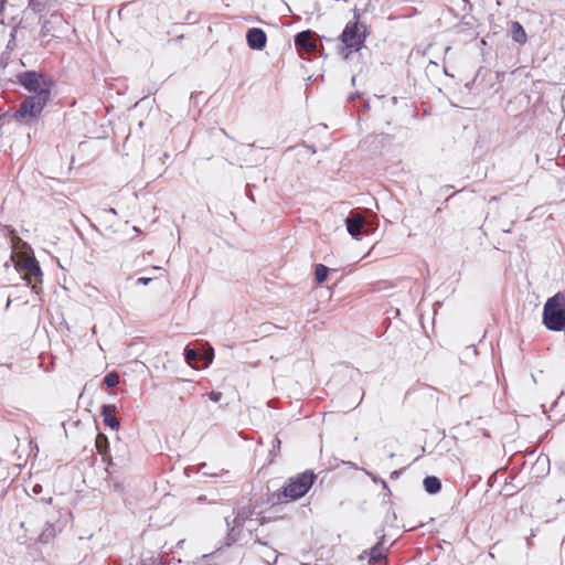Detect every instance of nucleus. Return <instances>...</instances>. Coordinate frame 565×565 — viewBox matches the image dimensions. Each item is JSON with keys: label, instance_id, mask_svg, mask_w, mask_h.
Returning <instances> with one entry per match:
<instances>
[{"label": "nucleus", "instance_id": "1", "mask_svg": "<svg viewBox=\"0 0 565 565\" xmlns=\"http://www.w3.org/2000/svg\"><path fill=\"white\" fill-rule=\"evenodd\" d=\"M354 18L355 20L349 21L339 35V40L342 43L339 54L345 61L350 60L352 53L359 52L364 46L369 34L366 25L359 21L360 14L356 11H354Z\"/></svg>", "mask_w": 565, "mask_h": 565}, {"label": "nucleus", "instance_id": "2", "mask_svg": "<svg viewBox=\"0 0 565 565\" xmlns=\"http://www.w3.org/2000/svg\"><path fill=\"white\" fill-rule=\"evenodd\" d=\"M542 322L547 330H565V292H557L548 298L543 308Z\"/></svg>", "mask_w": 565, "mask_h": 565}, {"label": "nucleus", "instance_id": "3", "mask_svg": "<svg viewBox=\"0 0 565 565\" xmlns=\"http://www.w3.org/2000/svg\"><path fill=\"white\" fill-rule=\"evenodd\" d=\"M50 99L51 93H47L46 90L28 96L20 104L14 114V118L25 125L35 122Z\"/></svg>", "mask_w": 565, "mask_h": 565}, {"label": "nucleus", "instance_id": "4", "mask_svg": "<svg viewBox=\"0 0 565 565\" xmlns=\"http://www.w3.org/2000/svg\"><path fill=\"white\" fill-rule=\"evenodd\" d=\"M315 479L316 476L311 471H305L295 478H290L282 491L276 494L277 502L284 503L288 499L297 500L302 498L313 484Z\"/></svg>", "mask_w": 565, "mask_h": 565}, {"label": "nucleus", "instance_id": "5", "mask_svg": "<svg viewBox=\"0 0 565 565\" xmlns=\"http://www.w3.org/2000/svg\"><path fill=\"white\" fill-rule=\"evenodd\" d=\"M18 83L28 92L40 94L43 90L51 93L53 82L44 74L35 71H25L17 76Z\"/></svg>", "mask_w": 565, "mask_h": 565}, {"label": "nucleus", "instance_id": "6", "mask_svg": "<svg viewBox=\"0 0 565 565\" xmlns=\"http://www.w3.org/2000/svg\"><path fill=\"white\" fill-rule=\"evenodd\" d=\"M347 231L354 238H359L363 231H372V224L360 213H351L345 220Z\"/></svg>", "mask_w": 565, "mask_h": 565}, {"label": "nucleus", "instance_id": "7", "mask_svg": "<svg viewBox=\"0 0 565 565\" xmlns=\"http://www.w3.org/2000/svg\"><path fill=\"white\" fill-rule=\"evenodd\" d=\"M19 266L20 269L23 270L24 277L30 284L41 282L42 270L35 257H28Z\"/></svg>", "mask_w": 565, "mask_h": 565}, {"label": "nucleus", "instance_id": "8", "mask_svg": "<svg viewBox=\"0 0 565 565\" xmlns=\"http://www.w3.org/2000/svg\"><path fill=\"white\" fill-rule=\"evenodd\" d=\"M246 42L252 50L262 51L267 43V35L260 28H252L246 32Z\"/></svg>", "mask_w": 565, "mask_h": 565}, {"label": "nucleus", "instance_id": "9", "mask_svg": "<svg viewBox=\"0 0 565 565\" xmlns=\"http://www.w3.org/2000/svg\"><path fill=\"white\" fill-rule=\"evenodd\" d=\"M315 32L311 30H306L299 32L295 36V45L298 50H305L308 53H312L316 51V43L312 40Z\"/></svg>", "mask_w": 565, "mask_h": 565}, {"label": "nucleus", "instance_id": "10", "mask_svg": "<svg viewBox=\"0 0 565 565\" xmlns=\"http://www.w3.org/2000/svg\"><path fill=\"white\" fill-rule=\"evenodd\" d=\"M386 536L385 534H381L379 542L370 548L369 552H364L369 555L370 563H379L383 558L386 557L388 552V547L385 546Z\"/></svg>", "mask_w": 565, "mask_h": 565}, {"label": "nucleus", "instance_id": "11", "mask_svg": "<svg viewBox=\"0 0 565 565\" xmlns=\"http://www.w3.org/2000/svg\"><path fill=\"white\" fill-rule=\"evenodd\" d=\"M249 513L245 510L238 511L235 518L231 521L230 518H225V522L227 526L230 527L228 536L232 541L237 540L238 533H236V530L243 526L246 520H248Z\"/></svg>", "mask_w": 565, "mask_h": 565}, {"label": "nucleus", "instance_id": "12", "mask_svg": "<svg viewBox=\"0 0 565 565\" xmlns=\"http://www.w3.org/2000/svg\"><path fill=\"white\" fill-rule=\"evenodd\" d=\"M96 449L103 456V460L107 461L108 466L106 468L107 472H110V468L115 466L113 462V458L109 455V441L108 438L99 433L95 440Z\"/></svg>", "mask_w": 565, "mask_h": 565}, {"label": "nucleus", "instance_id": "13", "mask_svg": "<svg viewBox=\"0 0 565 565\" xmlns=\"http://www.w3.org/2000/svg\"><path fill=\"white\" fill-rule=\"evenodd\" d=\"M115 411L116 406L110 404H105L100 408V415L103 416L105 426L111 429H118L120 426L119 419L113 415Z\"/></svg>", "mask_w": 565, "mask_h": 565}, {"label": "nucleus", "instance_id": "14", "mask_svg": "<svg viewBox=\"0 0 565 565\" xmlns=\"http://www.w3.org/2000/svg\"><path fill=\"white\" fill-rule=\"evenodd\" d=\"M510 33L514 42L518 44H524L527 40L526 32L522 24L518 21H511Z\"/></svg>", "mask_w": 565, "mask_h": 565}, {"label": "nucleus", "instance_id": "15", "mask_svg": "<svg viewBox=\"0 0 565 565\" xmlns=\"http://www.w3.org/2000/svg\"><path fill=\"white\" fill-rule=\"evenodd\" d=\"M425 490L430 494H436L441 490V482L435 476H428L423 481Z\"/></svg>", "mask_w": 565, "mask_h": 565}, {"label": "nucleus", "instance_id": "16", "mask_svg": "<svg viewBox=\"0 0 565 565\" xmlns=\"http://www.w3.org/2000/svg\"><path fill=\"white\" fill-rule=\"evenodd\" d=\"M184 359L189 365H191L192 367H198L196 362L200 359V354L198 353L196 350L186 347L184 349Z\"/></svg>", "mask_w": 565, "mask_h": 565}, {"label": "nucleus", "instance_id": "17", "mask_svg": "<svg viewBox=\"0 0 565 565\" xmlns=\"http://www.w3.org/2000/svg\"><path fill=\"white\" fill-rule=\"evenodd\" d=\"M329 268L322 264H318L315 269L316 279L318 282H323L328 277Z\"/></svg>", "mask_w": 565, "mask_h": 565}, {"label": "nucleus", "instance_id": "18", "mask_svg": "<svg viewBox=\"0 0 565 565\" xmlns=\"http://www.w3.org/2000/svg\"><path fill=\"white\" fill-rule=\"evenodd\" d=\"M104 384L109 388L117 386L119 384V375L116 372L106 374L104 377Z\"/></svg>", "mask_w": 565, "mask_h": 565}, {"label": "nucleus", "instance_id": "19", "mask_svg": "<svg viewBox=\"0 0 565 565\" xmlns=\"http://www.w3.org/2000/svg\"><path fill=\"white\" fill-rule=\"evenodd\" d=\"M278 554L276 551H268L267 554L264 555V559L267 564H275L277 562Z\"/></svg>", "mask_w": 565, "mask_h": 565}, {"label": "nucleus", "instance_id": "20", "mask_svg": "<svg viewBox=\"0 0 565 565\" xmlns=\"http://www.w3.org/2000/svg\"><path fill=\"white\" fill-rule=\"evenodd\" d=\"M51 28H50V21H44L41 28V36L45 38L50 34Z\"/></svg>", "mask_w": 565, "mask_h": 565}, {"label": "nucleus", "instance_id": "21", "mask_svg": "<svg viewBox=\"0 0 565 565\" xmlns=\"http://www.w3.org/2000/svg\"><path fill=\"white\" fill-rule=\"evenodd\" d=\"M209 397L212 402H220L221 398H222V393L221 392H215V391H212L210 394H209Z\"/></svg>", "mask_w": 565, "mask_h": 565}, {"label": "nucleus", "instance_id": "22", "mask_svg": "<svg viewBox=\"0 0 565 565\" xmlns=\"http://www.w3.org/2000/svg\"><path fill=\"white\" fill-rule=\"evenodd\" d=\"M204 366H207L212 363V360H213V351L211 350V352L206 353L205 356H204Z\"/></svg>", "mask_w": 565, "mask_h": 565}, {"label": "nucleus", "instance_id": "23", "mask_svg": "<svg viewBox=\"0 0 565 565\" xmlns=\"http://www.w3.org/2000/svg\"><path fill=\"white\" fill-rule=\"evenodd\" d=\"M280 444H281L280 439H279L278 437H275V438L273 439V449H271V452H273V451H276V450H279V448H280Z\"/></svg>", "mask_w": 565, "mask_h": 565}, {"label": "nucleus", "instance_id": "24", "mask_svg": "<svg viewBox=\"0 0 565 565\" xmlns=\"http://www.w3.org/2000/svg\"><path fill=\"white\" fill-rule=\"evenodd\" d=\"M152 280V278H148V277H139L136 281L137 285H148L150 281Z\"/></svg>", "mask_w": 565, "mask_h": 565}, {"label": "nucleus", "instance_id": "25", "mask_svg": "<svg viewBox=\"0 0 565 565\" xmlns=\"http://www.w3.org/2000/svg\"><path fill=\"white\" fill-rule=\"evenodd\" d=\"M212 556H213V554H204V555H202L201 561H200V564H201V565H207L206 561H207L209 558H211Z\"/></svg>", "mask_w": 565, "mask_h": 565}, {"label": "nucleus", "instance_id": "26", "mask_svg": "<svg viewBox=\"0 0 565 565\" xmlns=\"http://www.w3.org/2000/svg\"><path fill=\"white\" fill-rule=\"evenodd\" d=\"M262 328H264V332H267L270 328V324H262Z\"/></svg>", "mask_w": 565, "mask_h": 565}, {"label": "nucleus", "instance_id": "27", "mask_svg": "<svg viewBox=\"0 0 565 565\" xmlns=\"http://www.w3.org/2000/svg\"><path fill=\"white\" fill-rule=\"evenodd\" d=\"M397 475H398V472H397V471H394V472H392L391 477H392V478H397Z\"/></svg>", "mask_w": 565, "mask_h": 565}, {"label": "nucleus", "instance_id": "28", "mask_svg": "<svg viewBox=\"0 0 565 565\" xmlns=\"http://www.w3.org/2000/svg\"><path fill=\"white\" fill-rule=\"evenodd\" d=\"M39 489H41V487H40V486H35V487H34V492H38V491H39Z\"/></svg>", "mask_w": 565, "mask_h": 565}, {"label": "nucleus", "instance_id": "29", "mask_svg": "<svg viewBox=\"0 0 565 565\" xmlns=\"http://www.w3.org/2000/svg\"><path fill=\"white\" fill-rule=\"evenodd\" d=\"M256 542L263 545H266V543L262 542L259 539H256Z\"/></svg>", "mask_w": 565, "mask_h": 565}, {"label": "nucleus", "instance_id": "30", "mask_svg": "<svg viewBox=\"0 0 565 565\" xmlns=\"http://www.w3.org/2000/svg\"><path fill=\"white\" fill-rule=\"evenodd\" d=\"M10 303H11V300L9 299L7 302V308L10 306Z\"/></svg>", "mask_w": 565, "mask_h": 565}, {"label": "nucleus", "instance_id": "31", "mask_svg": "<svg viewBox=\"0 0 565 565\" xmlns=\"http://www.w3.org/2000/svg\"><path fill=\"white\" fill-rule=\"evenodd\" d=\"M363 396L364 394L362 395V398L359 399V404L363 402Z\"/></svg>", "mask_w": 565, "mask_h": 565}, {"label": "nucleus", "instance_id": "32", "mask_svg": "<svg viewBox=\"0 0 565 565\" xmlns=\"http://www.w3.org/2000/svg\"><path fill=\"white\" fill-rule=\"evenodd\" d=\"M363 396L364 394L362 395V398L359 399V404L363 402Z\"/></svg>", "mask_w": 565, "mask_h": 565}]
</instances>
